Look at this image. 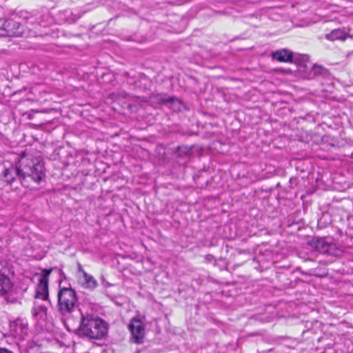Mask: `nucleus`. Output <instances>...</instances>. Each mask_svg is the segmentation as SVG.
<instances>
[{
  "instance_id": "1",
  "label": "nucleus",
  "mask_w": 353,
  "mask_h": 353,
  "mask_svg": "<svg viewBox=\"0 0 353 353\" xmlns=\"http://www.w3.org/2000/svg\"><path fill=\"white\" fill-rule=\"evenodd\" d=\"M108 332V324L102 319L91 314H81V323L78 328L80 335L90 339H104Z\"/></svg>"
},
{
  "instance_id": "2",
  "label": "nucleus",
  "mask_w": 353,
  "mask_h": 353,
  "mask_svg": "<svg viewBox=\"0 0 353 353\" xmlns=\"http://www.w3.org/2000/svg\"><path fill=\"white\" fill-rule=\"evenodd\" d=\"M22 185L30 186L29 179L39 183L45 177L44 164L38 159L22 157L20 159Z\"/></svg>"
},
{
  "instance_id": "3",
  "label": "nucleus",
  "mask_w": 353,
  "mask_h": 353,
  "mask_svg": "<svg viewBox=\"0 0 353 353\" xmlns=\"http://www.w3.org/2000/svg\"><path fill=\"white\" fill-rule=\"evenodd\" d=\"M57 300L58 310L64 316L72 313L78 303L77 292L70 287H59Z\"/></svg>"
},
{
  "instance_id": "4",
  "label": "nucleus",
  "mask_w": 353,
  "mask_h": 353,
  "mask_svg": "<svg viewBox=\"0 0 353 353\" xmlns=\"http://www.w3.org/2000/svg\"><path fill=\"white\" fill-rule=\"evenodd\" d=\"M19 23L12 20L0 18V37H17L19 34L17 29Z\"/></svg>"
},
{
  "instance_id": "5",
  "label": "nucleus",
  "mask_w": 353,
  "mask_h": 353,
  "mask_svg": "<svg viewBox=\"0 0 353 353\" xmlns=\"http://www.w3.org/2000/svg\"><path fill=\"white\" fill-rule=\"evenodd\" d=\"M128 328L134 339V343H142L144 337V326L142 322L137 317H134L128 325Z\"/></svg>"
},
{
  "instance_id": "6",
  "label": "nucleus",
  "mask_w": 353,
  "mask_h": 353,
  "mask_svg": "<svg viewBox=\"0 0 353 353\" xmlns=\"http://www.w3.org/2000/svg\"><path fill=\"white\" fill-rule=\"evenodd\" d=\"M3 179L8 184L11 185L17 178L21 181L22 184V176H21V166H20V161L18 163V165L15 166H10L8 168H6L2 174Z\"/></svg>"
},
{
  "instance_id": "7",
  "label": "nucleus",
  "mask_w": 353,
  "mask_h": 353,
  "mask_svg": "<svg viewBox=\"0 0 353 353\" xmlns=\"http://www.w3.org/2000/svg\"><path fill=\"white\" fill-rule=\"evenodd\" d=\"M307 244L313 249L321 254H327L330 252L333 245L326 241L325 238L314 237L307 242Z\"/></svg>"
},
{
  "instance_id": "8",
  "label": "nucleus",
  "mask_w": 353,
  "mask_h": 353,
  "mask_svg": "<svg viewBox=\"0 0 353 353\" xmlns=\"http://www.w3.org/2000/svg\"><path fill=\"white\" fill-rule=\"evenodd\" d=\"M272 59L279 62H292L293 52L286 48L272 52Z\"/></svg>"
},
{
  "instance_id": "9",
  "label": "nucleus",
  "mask_w": 353,
  "mask_h": 353,
  "mask_svg": "<svg viewBox=\"0 0 353 353\" xmlns=\"http://www.w3.org/2000/svg\"><path fill=\"white\" fill-rule=\"evenodd\" d=\"M149 99L152 102L157 103L158 104L172 103L178 100L176 97L168 96L163 93H153L150 94Z\"/></svg>"
},
{
  "instance_id": "10",
  "label": "nucleus",
  "mask_w": 353,
  "mask_h": 353,
  "mask_svg": "<svg viewBox=\"0 0 353 353\" xmlns=\"http://www.w3.org/2000/svg\"><path fill=\"white\" fill-rule=\"evenodd\" d=\"M34 297L41 300H48V282L43 281H39L36 288V293Z\"/></svg>"
},
{
  "instance_id": "11",
  "label": "nucleus",
  "mask_w": 353,
  "mask_h": 353,
  "mask_svg": "<svg viewBox=\"0 0 353 353\" xmlns=\"http://www.w3.org/2000/svg\"><path fill=\"white\" fill-rule=\"evenodd\" d=\"M12 287L10 278L3 273L0 272V294H6Z\"/></svg>"
},
{
  "instance_id": "12",
  "label": "nucleus",
  "mask_w": 353,
  "mask_h": 353,
  "mask_svg": "<svg viewBox=\"0 0 353 353\" xmlns=\"http://www.w3.org/2000/svg\"><path fill=\"white\" fill-rule=\"evenodd\" d=\"M325 38L332 41L336 40L344 41L347 38V34L341 29H335L327 34Z\"/></svg>"
},
{
  "instance_id": "13",
  "label": "nucleus",
  "mask_w": 353,
  "mask_h": 353,
  "mask_svg": "<svg viewBox=\"0 0 353 353\" xmlns=\"http://www.w3.org/2000/svg\"><path fill=\"white\" fill-rule=\"evenodd\" d=\"M83 281L82 285L85 288L94 289L97 285V281L94 279V277L87 272H83Z\"/></svg>"
},
{
  "instance_id": "14",
  "label": "nucleus",
  "mask_w": 353,
  "mask_h": 353,
  "mask_svg": "<svg viewBox=\"0 0 353 353\" xmlns=\"http://www.w3.org/2000/svg\"><path fill=\"white\" fill-rule=\"evenodd\" d=\"M52 268L43 269V274L41 276L39 280L48 282L49 281V276H50V273L52 272Z\"/></svg>"
},
{
  "instance_id": "15",
  "label": "nucleus",
  "mask_w": 353,
  "mask_h": 353,
  "mask_svg": "<svg viewBox=\"0 0 353 353\" xmlns=\"http://www.w3.org/2000/svg\"><path fill=\"white\" fill-rule=\"evenodd\" d=\"M178 150L180 155H184L187 157L191 154V148H188L187 146L179 147Z\"/></svg>"
},
{
  "instance_id": "16",
  "label": "nucleus",
  "mask_w": 353,
  "mask_h": 353,
  "mask_svg": "<svg viewBox=\"0 0 353 353\" xmlns=\"http://www.w3.org/2000/svg\"><path fill=\"white\" fill-rule=\"evenodd\" d=\"M78 271H79V272H81L83 275V272H85L83 270V267H82V265H81L80 263H79V264H78Z\"/></svg>"
},
{
  "instance_id": "17",
  "label": "nucleus",
  "mask_w": 353,
  "mask_h": 353,
  "mask_svg": "<svg viewBox=\"0 0 353 353\" xmlns=\"http://www.w3.org/2000/svg\"><path fill=\"white\" fill-rule=\"evenodd\" d=\"M0 353H12V352L7 349H5V348H0Z\"/></svg>"
},
{
  "instance_id": "18",
  "label": "nucleus",
  "mask_w": 353,
  "mask_h": 353,
  "mask_svg": "<svg viewBox=\"0 0 353 353\" xmlns=\"http://www.w3.org/2000/svg\"><path fill=\"white\" fill-rule=\"evenodd\" d=\"M308 59V57L307 55H302L301 57V60L303 61H307Z\"/></svg>"
},
{
  "instance_id": "19",
  "label": "nucleus",
  "mask_w": 353,
  "mask_h": 353,
  "mask_svg": "<svg viewBox=\"0 0 353 353\" xmlns=\"http://www.w3.org/2000/svg\"><path fill=\"white\" fill-rule=\"evenodd\" d=\"M316 68H314V72H315V73H316Z\"/></svg>"
}]
</instances>
